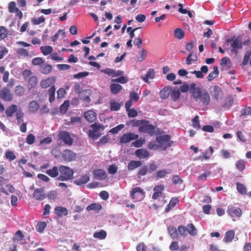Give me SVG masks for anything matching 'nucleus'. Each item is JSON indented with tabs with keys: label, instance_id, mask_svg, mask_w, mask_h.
Wrapping results in <instances>:
<instances>
[{
	"label": "nucleus",
	"instance_id": "obj_53",
	"mask_svg": "<svg viewBox=\"0 0 251 251\" xmlns=\"http://www.w3.org/2000/svg\"><path fill=\"white\" fill-rule=\"evenodd\" d=\"M129 99L133 102H136L139 100V96L137 93L132 91L129 94Z\"/></svg>",
	"mask_w": 251,
	"mask_h": 251
},
{
	"label": "nucleus",
	"instance_id": "obj_26",
	"mask_svg": "<svg viewBox=\"0 0 251 251\" xmlns=\"http://www.w3.org/2000/svg\"><path fill=\"white\" fill-rule=\"evenodd\" d=\"M172 88L171 86H166L160 92V97L161 98L165 99L167 98L170 94Z\"/></svg>",
	"mask_w": 251,
	"mask_h": 251
},
{
	"label": "nucleus",
	"instance_id": "obj_62",
	"mask_svg": "<svg viewBox=\"0 0 251 251\" xmlns=\"http://www.w3.org/2000/svg\"><path fill=\"white\" fill-rule=\"evenodd\" d=\"M118 169V168L116 164H113L109 167L108 171L109 174L114 175L117 173Z\"/></svg>",
	"mask_w": 251,
	"mask_h": 251
},
{
	"label": "nucleus",
	"instance_id": "obj_55",
	"mask_svg": "<svg viewBox=\"0 0 251 251\" xmlns=\"http://www.w3.org/2000/svg\"><path fill=\"white\" fill-rule=\"evenodd\" d=\"M38 79L35 76H31L29 77L28 84L31 85V88H34L37 84Z\"/></svg>",
	"mask_w": 251,
	"mask_h": 251
},
{
	"label": "nucleus",
	"instance_id": "obj_19",
	"mask_svg": "<svg viewBox=\"0 0 251 251\" xmlns=\"http://www.w3.org/2000/svg\"><path fill=\"white\" fill-rule=\"evenodd\" d=\"M56 81L55 77L54 76L49 77L45 79H43L40 82V86L42 88H47L51 85L53 84Z\"/></svg>",
	"mask_w": 251,
	"mask_h": 251
},
{
	"label": "nucleus",
	"instance_id": "obj_13",
	"mask_svg": "<svg viewBox=\"0 0 251 251\" xmlns=\"http://www.w3.org/2000/svg\"><path fill=\"white\" fill-rule=\"evenodd\" d=\"M211 95L216 100H222L224 95L222 88L218 85H214L211 87Z\"/></svg>",
	"mask_w": 251,
	"mask_h": 251
},
{
	"label": "nucleus",
	"instance_id": "obj_27",
	"mask_svg": "<svg viewBox=\"0 0 251 251\" xmlns=\"http://www.w3.org/2000/svg\"><path fill=\"white\" fill-rule=\"evenodd\" d=\"M18 109L17 105L16 104H12L7 107L5 110V114L7 117H11L13 116L15 112H17Z\"/></svg>",
	"mask_w": 251,
	"mask_h": 251
},
{
	"label": "nucleus",
	"instance_id": "obj_1",
	"mask_svg": "<svg viewBox=\"0 0 251 251\" xmlns=\"http://www.w3.org/2000/svg\"><path fill=\"white\" fill-rule=\"evenodd\" d=\"M168 231L173 239H177L180 235L186 237L187 235L186 231L191 235L194 236L197 233V230L194 225L191 223L188 224L187 226L183 225L178 226L177 230L176 227L173 226H170L168 227Z\"/></svg>",
	"mask_w": 251,
	"mask_h": 251
},
{
	"label": "nucleus",
	"instance_id": "obj_64",
	"mask_svg": "<svg viewBox=\"0 0 251 251\" xmlns=\"http://www.w3.org/2000/svg\"><path fill=\"white\" fill-rule=\"evenodd\" d=\"M136 249L137 251H146L147 246L144 242H141L136 246Z\"/></svg>",
	"mask_w": 251,
	"mask_h": 251
},
{
	"label": "nucleus",
	"instance_id": "obj_15",
	"mask_svg": "<svg viewBox=\"0 0 251 251\" xmlns=\"http://www.w3.org/2000/svg\"><path fill=\"white\" fill-rule=\"evenodd\" d=\"M32 195L33 197L35 200L40 201L44 200L47 197V195L44 192V188H40L35 189Z\"/></svg>",
	"mask_w": 251,
	"mask_h": 251
},
{
	"label": "nucleus",
	"instance_id": "obj_31",
	"mask_svg": "<svg viewBox=\"0 0 251 251\" xmlns=\"http://www.w3.org/2000/svg\"><path fill=\"white\" fill-rule=\"evenodd\" d=\"M52 70V67L51 65L44 63L40 67V71L44 74H48Z\"/></svg>",
	"mask_w": 251,
	"mask_h": 251
},
{
	"label": "nucleus",
	"instance_id": "obj_20",
	"mask_svg": "<svg viewBox=\"0 0 251 251\" xmlns=\"http://www.w3.org/2000/svg\"><path fill=\"white\" fill-rule=\"evenodd\" d=\"M93 174L96 177L97 179L100 180H104L107 177L105 171L101 169L94 170L93 171Z\"/></svg>",
	"mask_w": 251,
	"mask_h": 251
},
{
	"label": "nucleus",
	"instance_id": "obj_39",
	"mask_svg": "<svg viewBox=\"0 0 251 251\" xmlns=\"http://www.w3.org/2000/svg\"><path fill=\"white\" fill-rule=\"evenodd\" d=\"M106 232L104 230L101 229L99 231L95 232L93 234V237L95 238L102 240L106 238Z\"/></svg>",
	"mask_w": 251,
	"mask_h": 251
},
{
	"label": "nucleus",
	"instance_id": "obj_43",
	"mask_svg": "<svg viewBox=\"0 0 251 251\" xmlns=\"http://www.w3.org/2000/svg\"><path fill=\"white\" fill-rule=\"evenodd\" d=\"M14 92L16 96H22L25 93V89L21 85H18L15 87Z\"/></svg>",
	"mask_w": 251,
	"mask_h": 251
},
{
	"label": "nucleus",
	"instance_id": "obj_34",
	"mask_svg": "<svg viewBox=\"0 0 251 251\" xmlns=\"http://www.w3.org/2000/svg\"><path fill=\"white\" fill-rule=\"evenodd\" d=\"M219 74V71L217 66H215L213 67V71L211 72L207 76V79L210 81L215 78L217 77Z\"/></svg>",
	"mask_w": 251,
	"mask_h": 251
},
{
	"label": "nucleus",
	"instance_id": "obj_42",
	"mask_svg": "<svg viewBox=\"0 0 251 251\" xmlns=\"http://www.w3.org/2000/svg\"><path fill=\"white\" fill-rule=\"evenodd\" d=\"M154 71L153 69H150L147 73L146 75L143 77V80L146 82H148L149 79H152L154 77Z\"/></svg>",
	"mask_w": 251,
	"mask_h": 251
},
{
	"label": "nucleus",
	"instance_id": "obj_35",
	"mask_svg": "<svg viewBox=\"0 0 251 251\" xmlns=\"http://www.w3.org/2000/svg\"><path fill=\"white\" fill-rule=\"evenodd\" d=\"M102 207L100 203H93L88 205L86 207L87 211L94 210L97 212H99L102 209Z\"/></svg>",
	"mask_w": 251,
	"mask_h": 251
},
{
	"label": "nucleus",
	"instance_id": "obj_17",
	"mask_svg": "<svg viewBox=\"0 0 251 251\" xmlns=\"http://www.w3.org/2000/svg\"><path fill=\"white\" fill-rule=\"evenodd\" d=\"M24 235L21 231V230H18L14 234V236L13 237L12 240L14 243L20 245H23L25 243V240L24 239Z\"/></svg>",
	"mask_w": 251,
	"mask_h": 251
},
{
	"label": "nucleus",
	"instance_id": "obj_41",
	"mask_svg": "<svg viewBox=\"0 0 251 251\" xmlns=\"http://www.w3.org/2000/svg\"><path fill=\"white\" fill-rule=\"evenodd\" d=\"M40 50L44 55H47L53 51V48L50 46H42Z\"/></svg>",
	"mask_w": 251,
	"mask_h": 251
},
{
	"label": "nucleus",
	"instance_id": "obj_25",
	"mask_svg": "<svg viewBox=\"0 0 251 251\" xmlns=\"http://www.w3.org/2000/svg\"><path fill=\"white\" fill-rule=\"evenodd\" d=\"M90 180L89 176L88 174L84 175L79 178L75 180V183L78 185L84 184L88 182Z\"/></svg>",
	"mask_w": 251,
	"mask_h": 251
},
{
	"label": "nucleus",
	"instance_id": "obj_51",
	"mask_svg": "<svg viewBox=\"0 0 251 251\" xmlns=\"http://www.w3.org/2000/svg\"><path fill=\"white\" fill-rule=\"evenodd\" d=\"M147 55V51H146V50L144 49H142L140 51L139 54V56L137 57L138 61H143L146 58Z\"/></svg>",
	"mask_w": 251,
	"mask_h": 251
},
{
	"label": "nucleus",
	"instance_id": "obj_14",
	"mask_svg": "<svg viewBox=\"0 0 251 251\" xmlns=\"http://www.w3.org/2000/svg\"><path fill=\"white\" fill-rule=\"evenodd\" d=\"M227 212L232 218L240 217L242 215V210L240 208L231 205L228 206Z\"/></svg>",
	"mask_w": 251,
	"mask_h": 251
},
{
	"label": "nucleus",
	"instance_id": "obj_30",
	"mask_svg": "<svg viewBox=\"0 0 251 251\" xmlns=\"http://www.w3.org/2000/svg\"><path fill=\"white\" fill-rule=\"evenodd\" d=\"M234 236L235 232L234 230H228L225 233L224 241L226 243H230L232 242Z\"/></svg>",
	"mask_w": 251,
	"mask_h": 251
},
{
	"label": "nucleus",
	"instance_id": "obj_56",
	"mask_svg": "<svg viewBox=\"0 0 251 251\" xmlns=\"http://www.w3.org/2000/svg\"><path fill=\"white\" fill-rule=\"evenodd\" d=\"M8 11L10 13H14L18 9L16 7V3L14 1H11L8 4Z\"/></svg>",
	"mask_w": 251,
	"mask_h": 251
},
{
	"label": "nucleus",
	"instance_id": "obj_49",
	"mask_svg": "<svg viewBox=\"0 0 251 251\" xmlns=\"http://www.w3.org/2000/svg\"><path fill=\"white\" fill-rule=\"evenodd\" d=\"M16 119L17 121L18 124L20 125L21 123L23 122V117L24 116V113L22 111V110H19L16 113Z\"/></svg>",
	"mask_w": 251,
	"mask_h": 251
},
{
	"label": "nucleus",
	"instance_id": "obj_63",
	"mask_svg": "<svg viewBox=\"0 0 251 251\" xmlns=\"http://www.w3.org/2000/svg\"><path fill=\"white\" fill-rule=\"evenodd\" d=\"M172 181L175 184H181L183 183L182 179L178 176H174L172 178Z\"/></svg>",
	"mask_w": 251,
	"mask_h": 251
},
{
	"label": "nucleus",
	"instance_id": "obj_58",
	"mask_svg": "<svg viewBox=\"0 0 251 251\" xmlns=\"http://www.w3.org/2000/svg\"><path fill=\"white\" fill-rule=\"evenodd\" d=\"M17 53L23 56L24 57H27L29 55V53L27 51V50L25 49L24 48H20L17 51Z\"/></svg>",
	"mask_w": 251,
	"mask_h": 251
},
{
	"label": "nucleus",
	"instance_id": "obj_47",
	"mask_svg": "<svg viewBox=\"0 0 251 251\" xmlns=\"http://www.w3.org/2000/svg\"><path fill=\"white\" fill-rule=\"evenodd\" d=\"M197 60L196 54H189L186 59V63L187 65H191L192 61H196Z\"/></svg>",
	"mask_w": 251,
	"mask_h": 251
},
{
	"label": "nucleus",
	"instance_id": "obj_61",
	"mask_svg": "<svg viewBox=\"0 0 251 251\" xmlns=\"http://www.w3.org/2000/svg\"><path fill=\"white\" fill-rule=\"evenodd\" d=\"M148 148L150 150H156L157 149H160L159 145H157L156 143V142L154 141L150 142L148 144Z\"/></svg>",
	"mask_w": 251,
	"mask_h": 251
},
{
	"label": "nucleus",
	"instance_id": "obj_36",
	"mask_svg": "<svg viewBox=\"0 0 251 251\" xmlns=\"http://www.w3.org/2000/svg\"><path fill=\"white\" fill-rule=\"evenodd\" d=\"M70 106V101L66 100L60 105L59 108V112L62 114H65L66 113L68 108Z\"/></svg>",
	"mask_w": 251,
	"mask_h": 251
},
{
	"label": "nucleus",
	"instance_id": "obj_37",
	"mask_svg": "<svg viewBox=\"0 0 251 251\" xmlns=\"http://www.w3.org/2000/svg\"><path fill=\"white\" fill-rule=\"evenodd\" d=\"M56 88L54 85H52L48 91V94L49 95V101L51 103L55 100V93Z\"/></svg>",
	"mask_w": 251,
	"mask_h": 251
},
{
	"label": "nucleus",
	"instance_id": "obj_38",
	"mask_svg": "<svg viewBox=\"0 0 251 251\" xmlns=\"http://www.w3.org/2000/svg\"><path fill=\"white\" fill-rule=\"evenodd\" d=\"M39 108V103L35 100H32L29 104V110L31 112H36Z\"/></svg>",
	"mask_w": 251,
	"mask_h": 251
},
{
	"label": "nucleus",
	"instance_id": "obj_40",
	"mask_svg": "<svg viewBox=\"0 0 251 251\" xmlns=\"http://www.w3.org/2000/svg\"><path fill=\"white\" fill-rule=\"evenodd\" d=\"M185 32L182 29L177 28L174 30V35L176 38L178 40L182 39L184 38Z\"/></svg>",
	"mask_w": 251,
	"mask_h": 251
},
{
	"label": "nucleus",
	"instance_id": "obj_3",
	"mask_svg": "<svg viewBox=\"0 0 251 251\" xmlns=\"http://www.w3.org/2000/svg\"><path fill=\"white\" fill-rule=\"evenodd\" d=\"M59 171L60 175L56 178L58 180L65 181L71 180L74 178V171L68 166H60L59 167Z\"/></svg>",
	"mask_w": 251,
	"mask_h": 251
},
{
	"label": "nucleus",
	"instance_id": "obj_5",
	"mask_svg": "<svg viewBox=\"0 0 251 251\" xmlns=\"http://www.w3.org/2000/svg\"><path fill=\"white\" fill-rule=\"evenodd\" d=\"M90 127L92 129H90L88 132V136L94 140L98 139L100 136V129L102 130L104 129V126L97 123L91 125Z\"/></svg>",
	"mask_w": 251,
	"mask_h": 251
},
{
	"label": "nucleus",
	"instance_id": "obj_7",
	"mask_svg": "<svg viewBox=\"0 0 251 251\" xmlns=\"http://www.w3.org/2000/svg\"><path fill=\"white\" fill-rule=\"evenodd\" d=\"M130 196L134 201H140L144 199L145 192L140 187H136L130 191Z\"/></svg>",
	"mask_w": 251,
	"mask_h": 251
},
{
	"label": "nucleus",
	"instance_id": "obj_8",
	"mask_svg": "<svg viewBox=\"0 0 251 251\" xmlns=\"http://www.w3.org/2000/svg\"><path fill=\"white\" fill-rule=\"evenodd\" d=\"M149 121L143 120L142 126L138 128L139 131L144 133H148L151 135H153L155 127L154 126L149 124Z\"/></svg>",
	"mask_w": 251,
	"mask_h": 251
},
{
	"label": "nucleus",
	"instance_id": "obj_46",
	"mask_svg": "<svg viewBox=\"0 0 251 251\" xmlns=\"http://www.w3.org/2000/svg\"><path fill=\"white\" fill-rule=\"evenodd\" d=\"M112 82H119L122 84H125L128 81V78L126 76H120L119 77L112 79Z\"/></svg>",
	"mask_w": 251,
	"mask_h": 251
},
{
	"label": "nucleus",
	"instance_id": "obj_18",
	"mask_svg": "<svg viewBox=\"0 0 251 251\" xmlns=\"http://www.w3.org/2000/svg\"><path fill=\"white\" fill-rule=\"evenodd\" d=\"M101 72L112 77H117L121 76L124 73V72L122 71H116L111 68H107L104 70H101Z\"/></svg>",
	"mask_w": 251,
	"mask_h": 251
},
{
	"label": "nucleus",
	"instance_id": "obj_11",
	"mask_svg": "<svg viewBox=\"0 0 251 251\" xmlns=\"http://www.w3.org/2000/svg\"><path fill=\"white\" fill-rule=\"evenodd\" d=\"M62 157L64 161L70 162L75 160L76 154L70 150L66 149L62 153Z\"/></svg>",
	"mask_w": 251,
	"mask_h": 251
},
{
	"label": "nucleus",
	"instance_id": "obj_33",
	"mask_svg": "<svg viewBox=\"0 0 251 251\" xmlns=\"http://www.w3.org/2000/svg\"><path fill=\"white\" fill-rule=\"evenodd\" d=\"M180 93L177 87H175L170 93V96L172 100L175 101H176L180 97Z\"/></svg>",
	"mask_w": 251,
	"mask_h": 251
},
{
	"label": "nucleus",
	"instance_id": "obj_45",
	"mask_svg": "<svg viewBox=\"0 0 251 251\" xmlns=\"http://www.w3.org/2000/svg\"><path fill=\"white\" fill-rule=\"evenodd\" d=\"M246 166V162L243 159H240L236 163V167L239 171H243Z\"/></svg>",
	"mask_w": 251,
	"mask_h": 251
},
{
	"label": "nucleus",
	"instance_id": "obj_57",
	"mask_svg": "<svg viewBox=\"0 0 251 251\" xmlns=\"http://www.w3.org/2000/svg\"><path fill=\"white\" fill-rule=\"evenodd\" d=\"M110 109L112 111H118L121 108V104L117 102L113 101L110 103Z\"/></svg>",
	"mask_w": 251,
	"mask_h": 251
},
{
	"label": "nucleus",
	"instance_id": "obj_23",
	"mask_svg": "<svg viewBox=\"0 0 251 251\" xmlns=\"http://www.w3.org/2000/svg\"><path fill=\"white\" fill-rule=\"evenodd\" d=\"M213 152V149L212 147L210 146L209 148L205 150V151L202 152L201 156H200L199 158L201 160L209 159L212 155Z\"/></svg>",
	"mask_w": 251,
	"mask_h": 251
},
{
	"label": "nucleus",
	"instance_id": "obj_6",
	"mask_svg": "<svg viewBox=\"0 0 251 251\" xmlns=\"http://www.w3.org/2000/svg\"><path fill=\"white\" fill-rule=\"evenodd\" d=\"M226 42L230 43L231 47V52L235 54H237L239 50H241L243 48L242 40L240 37L236 38L233 37L231 39H227Z\"/></svg>",
	"mask_w": 251,
	"mask_h": 251
},
{
	"label": "nucleus",
	"instance_id": "obj_50",
	"mask_svg": "<svg viewBox=\"0 0 251 251\" xmlns=\"http://www.w3.org/2000/svg\"><path fill=\"white\" fill-rule=\"evenodd\" d=\"M199 119V117L198 116H196L192 120L193 127L198 129L201 128Z\"/></svg>",
	"mask_w": 251,
	"mask_h": 251
},
{
	"label": "nucleus",
	"instance_id": "obj_60",
	"mask_svg": "<svg viewBox=\"0 0 251 251\" xmlns=\"http://www.w3.org/2000/svg\"><path fill=\"white\" fill-rule=\"evenodd\" d=\"M35 137L33 134H29L26 138V142L29 145H32L35 142Z\"/></svg>",
	"mask_w": 251,
	"mask_h": 251
},
{
	"label": "nucleus",
	"instance_id": "obj_21",
	"mask_svg": "<svg viewBox=\"0 0 251 251\" xmlns=\"http://www.w3.org/2000/svg\"><path fill=\"white\" fill-rule=\"evenodd\" d=\"M135 155L140 159H145L150 156V153L146 149H140L135 151Z\"/></svg>",
	"mask_w": 251,
	"mask_h": 251
},
{
	"label": "nucleus",
	"instance_id": "obj_28",
	"mask_svg": "<svg viewBox=\"0 0 251 251\" xmlns=\"http://www.w3.org/2000/svg\"><path fill=\"white\" fill-rule=\"evenodd\" d=\"M142 165L140 161L131 160L127 165V169L128 170L133 171L134 169L139 167Z\"/></svg>",
	"mask_w": 251,
	"mask_h": 251
},
{
	"label": "nucleus",
	"instance_id": "obj_54",
	"mask_svg": "<svg viewBox=\"0 0 251 251\" xmlns=\"http://www.w3.org/2000/svg\"><path fill=\"white\" fill-rule=\"evenodd\" d=\"M236 185L237 190L239 192H240L242 194H244L246 193V188L243 184H241L240 182H237Z\"/></svg>",
	"mask_w": 251,
	"mask_h": 251
},
{
	"label": "nucleus",
	"instance_id": "obj_48",
	"mask_svg": "<svg viewBox=\"0 0 251 251\" xmlns=\"http://www.w3.org/2000/svg\"><path fill=\"white\" fill-rule=\"evenodd\" d=\"M170 172L166 169L161 170L156 173L155 177L157 179H160L164 177L167 174H169Z\"/></svg>",
	"mask_w": 251,
	"mask_h": 251
},
{
	"label": "nucleus",
	"instance_id": "obj_10",
	"mask_svg": "<svg viewBox=\"0 0 251 251\" xmlns=\"http://www.w3.org/2000/svg\"><path fill=\"white\" fill-rule=\"evenodd\" d=\"M139 135L137 134L127 132L123 134L120 139V143L121 144H126L133 140L137 139Z\"/></svg>",
	"mask_w": 251,
	"mask_h": 251
},
{
	"label": "nucleus",
	"instance_id": "obj_22",
	"mask_svg": "<svg viewBox=\"0 0 251 251\" xmlns=\"http://www.w3.org/2000/svg\"><path fill=\"white\" fill-rule=\"evenodd\" d=\"M84 116L88 121L92 123L96 119L97 114L94 111L90 110L85 112Z\"/></svg>",
	"mask_w": 251,
	"mask_h": 251
},
{
	"label": "nucleus",
	"instance_id": "obj_24",
	"mask_svg": "<svg viewBox=\"0 0 251 251\" xmlns=\"http://www.w3.org/2000/svg\"><path fill=\"white\" fill-rule=\"evenodd\" d=\"M54 213L58 217L62 216H66L68 213V209L62 206H56L54 208Z\"/></svg>",
	"mask_w": 251,
	"mask_h": 251
},
{
	"label": "nucleus",
	"instance_id": "obj_2",
	"mask_svg": "<svg viewBox=\"0 0 251 251\" xmlns=\"http://www.w3.org/2000/svg\"><path fill=\"white\" fill-rule=\"evenodd\" d=\"M190 91L191 93L192 98L195 101H199L205 106L209 104L210 101V95L205 89L197 87L195 83H192L190 85Z\"/></svg>",
	"mask_w": 251,
	"mask_h": 251
},
{
	"label": "nucleus",
	"instance_id": "obj_12",
	"mask_svg": "<svg viewBox=\"0 0 251 251\" xmlns=\"http://www.w3.org/2000/svg\"><path fill=\"white\" fill-rule=\"evenodd\" d=\"M0 98L5 101H10L13 100V95L7 87H3L0 91Z\"/></svg>",
	"mask_w": 251,
	"mask_h": 251
},
{
	"label": "nucleus",
	"instance_id": "obj_52",
	"mask_svg": "<svg viewBox=\"0 0 251 251\" xmlns=\"http://www.w3.org/2000/svg\"><path fill=\"white\" fill-rule=\"evenodd\" d=\"M32 63L33 65H40L41 66L44 63V61L42 58L35 57L32 59Z\"/></svg>",
	"mask_w": 251,
	"mask_h": 251
},
{
	"label": "nucleus",
	"instance_id": "obj_44",
	"mask_svg": "<svg viewBox=\"0 0 251 251\" xmlns=\"http://www.w3.org/2000/svg\"><path fill=\"white\" fill-rule=\"evenodd\" d=\"M81 122V118L79 117H72L70 121H67L65 124L67 126L75 125L76 124H79Z\"/></svg>",
	"mask_w": 251,
	"mask_h": 251
},
{
	"label": "nucleus",
	"instance_id": "obj_16",
	"mask_svg": "<svg viewBox=\"0 0 251 251\" xmlns=\"http://www.w3.org/2000/svg\"><path fill=\"white\" fill-rule=\"evenodd\" d=\"M164 185L162 184L155 186L153 188L154 192L152 194V199L155 200L161 197L162 196L163 191L164 190Z\"/></svg>",
	"mask_w": 251,
	"mask_h": 251
},
{
	"label": "nucleus",
	"instance_id": "obj_59",
	"mask_svg": "<svg viewBox=\"0 0 251 251\" xmlns=\"http://www.w3.org/2000/svg\"><path fill=\"white\" fill-rule=\"evenodd\" d=\"M125 127V125L123 124H120L115 127L112 128L109 131L110 132L113 134H117L118 132L122 130Z\"/></svg>",
	"mask_w": 251,
	"mask_h": 251
},
{
	"label": "nucleus",
	"instance_id": "obj_4",
	"mask_svg": "<svg viewBox=\"0 0 251 251\" xmlns=\"http://www.w3.org/2000/svg\"><path fill=\"white\" fill-rule=\"evenodd\" d=\"M171 136L169 134L160 135L156 137V141L159 144L161 150H165L171 147L173 144L172 141H170Z\"/></svg>",
	"mask_w": 251,
	"mask_h": 251
},
{
	"label": "nucleus",
	"instance_id": "obj_29",
	"mask_svg": "<svg viewBox=\"0 0 251 251\" xmlns=\"http://www.w3.org/2000/svg\"><path fill=\"white\" fill-rule=\"evenodd\" d=\"M110 89L111 93L117 94L122 90L123 87L118 83H111L110 85Z\"/></svg>",
	"mask_w": 251,
	"mask_h": 251
},
{
	"label": "nucleus",
	"instance_id": "obj_32",
	"mask_svg": "<svg viewBox=\"0 0 251 251\" xmlns=\"http://www.w3.org/2000/svg\"><path fill=\"white\" fill-rule=\"evenodd\" d=\"M59 168L54 166L52 169H49L46 172V174L51 177H56L59 175Z\"/></svg>",
	"mask_w": 251,
	"mask_h": 251
},
{
	"label": "nucleus",
	"instance_id": "obj_9",
	"mask_svg": "<svg viewBox=\"0 0 251 251\" xmlns=\"http://www.w3.org/2000/svg\"><path fill=\"white\" fill-rule=\"evenodd\" d=\"M59 139L61 140L65 144L70 146L73 143V139L70 133L66 131H62L58 134Z\"/></svg>",
	"mask_w": 251,
	"mask_h": 251
}]
</instances>
